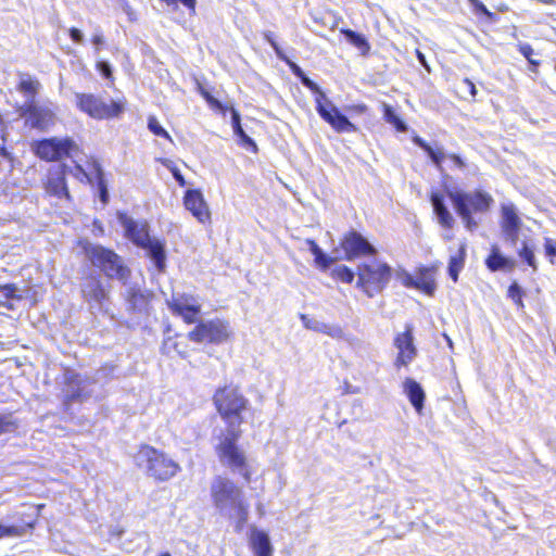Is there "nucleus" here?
Returning <instances> with one entry per match:
<instances>
[{"mask_svg": "<svg viewBox=\"0 0 556 556\" xmlns=\"http://www.w3.org/2000/svg\"><path fill=\"white\" fill-rule=\"evenodd\" d=\"M0 290L3 292L7 299H13L15 298V292L17 291V288L14 285H4L0 286Z\"/></svg>", "mask_w": 556, "mask_h": 556, "instance_id": "de8ad7c7", "label": "nucleus"}, {"mask_svg": "<svg viewBox=\"0 0 556 556\" xmlns=\"http://www.w3.org/2000/svg\"><path fill=\"white\" fill-rule=\"evenodd\" d=\"M109 293L108 286L96 276L87 277L81 282L83 298L92 312H108Z\"/></svg>", "mask_w": 556, "mask_h": 556, "instance_id": "4468645a", "label": "nucleus"}, {"mask_svg": "<svg viewBox=\"0 0 556 556\" xmlns=\"http://www.w3.org/2000/svg\"><path fill=\"white\" fill-rule=\"evenodd\" d=\"M148 128L153 135L166 138L169 141H172L169 134L161 126V124L159 123L156 117H154V116L149 117Z\"/></svg>", "mask_w": 556, "mask_h": 556, "instance_id": "58836bf2", "label": "nucleus"}, {"mask_svg": "<svg viewBox=\"0 0 556 556\" xmlns=\"http://www.w3.org/2000/svg\"><path fill=\"white\" fill-rule=\"evenodd\" d=\"M334 258L325 254L324 251L320 252V254L315 256L316 264L321 267L323 269H327L334 263Z\"/></svg>", "mask_w": 556, "mask_h": 556, "instance_id": "c03bdc74", "label": "nucleus"}, {"mask_svg": "<svg viewBox=\"0 0 556 556\" xmlns=\"http://www.w3.org/2000/svg\"><path fill=\"white\" fill-rule=\"evenodd\" d=\"M306 244L308 245V249L311 253L314 255V257L323 251L319 245L312 239L306 240Z\"/></svg>", "mask_w": 556, "mask_h": 556, "instance_id": "603ef678", "label": "nucleus"}, {"mask_svg": "<svg viewBox=\"0 0 556 556\" xmlns=\"http://www.w3.org/2000/svg\"><path fill=\"white\" fill-rule=\"evenodd\" d=\"M413 142L419 148H421L428 154V156L439 170H442V162L446 156L443 151V148H432L419 136H415L413 138Z\"/></svg>", "mask_w": 556, "mask_h": 556, "instance_id": "c85d7f7f", "label": "nucleus"}, {"mask_svg": "<svg viewBox=\"0 0 556 556\" xmlns=\"http://www.w3.org/2000/svg\"><path fill=\"white\" fill-rule=\"evenodd\" d=\"M229 324L222 319H213L200 323L188 337L197 343L220 344L230 336Z\"/></svg>", "mask_w": 556, "mask_h": 556, "instance_id": "f8f14e48", "label": "nucleus"}, {"mask_svg": "<svg viewBox=\"0 0 556 556\" xmlns=\"http://www.w3.org/2000/svg\"><path fill=\"white\" fill-rule=\"evenodd\" d=\"M202 94L211 106L223 110V104L208 92H203Z\"/></svg>", "mask_w": 556, "mask_h": 556, "instance_id": "8fccbe9b", "label": "nucleus"}, {"mask_svg": "<svg viewBox=\"0 0 556 556\" xmlns=\"http://www.w3.org/2000/svg\"><path fill=\"white\" fill-rule=\"evenodd\" d=\"M213 400L220 417L227 422L226 430H240L243 421L242 413L247 409L249 401L238 388L233 386L219 388Z\"/></svg>", "mask_w": 556, "mask_h": 556, "instance_id": "7ed1b4c3", "label": "nucleus"}, {"mask_svg": "<svg viewBox=\"0 0 556 556\" xmlns=\"http://www.w3.org/2000/svg\"><path fill=\"white\" fill-rule=\"evenodd\" d=\"M118 220L128 239L136 245L143 248L149 257L153 261L159 271H163L166 266L165 247L162 241L151 238L146 223H138L124 213H118Z\"/></svg>", "mask_w": 556, "mask_h": 556, "instance_id": "f03ea898", "label": "nucleus"}, {"mask_svg": "<svg viewBox=\"0 0 556 556\" xmlns=\"http://www.w3.org/2000/svg\"><path fill=\"white\" fill-rule=\"evenodd\" d=\"M92 161H94V160L92 159V160L87 161L86 167H84L81 164H79L77 162H75V164L73 166L64 165L63 174L71 175V176L75 177L77 180H79L80 182H87V184L93 185L94 170L90 166V163Z\"/></svg>", "mask_w": 556, "mask_h": 556, "instance_id": "cd10ccee", "label": "nucleus"}, {"mask_svg": "<svg viewBox=\"0 0 556 556\" xmlns=\"http://www.w3.org/2000/svg\"><path fill=\"white\" fill-rule=\"evenodd\" d=\"M118 1L121 2V5L123 7V9H124L125 11H127V10H128V8H129V3H128V1H127V0H118Z\"/></svg>", "mask_w": 556, "mask_h": 556, "instance_id": "680f3d73", "label": "nucleus"}, {"mask_svg": "<svg viewBox=\"0 0 556 556\" xmlns=\"http://www.w3.org/2000/svg\"><path fill=\"white\" fill-rule=\"evenodd\" d=\"M159 556H172V555H170V553L165 552V553H162V554H161V555H159Z\"/></svg>", "mask_w": 556, "mask_h": 556, "instance_id": "69168bd1", "label": "nucleus"}, {"mask_svg": "<svg viewBox=\"0 0 556 556\" xmlns=\"http://www.w3.org/2000/svg\"><path fill=\"white\" fill-rule=\"evenodd\" d=\"M457 214L460 216L463 223L466 228L470 231L475 230L478 227V223L471 216V210L467 208H455Z\"/></svg>", "mask_w": 556, "mask_h": 556, "instance_id": "ea45409f", "label": "nucleus"}, {"mask_svg": "<svg viewBox=\"0 0 556 556\" xmlns=\"http://www.w3.org/2000/svg\"><path fill=\"white\" fill-rule=\"evenodd\" d=\"M383 117L387 123L393 125L397 131L404 132L407 130L406 124L396 115L393 109L384 104L383 106Z\"/></svg>", "mask_w": 556, "mask_h": 556, "instance_id": "f704fd0d", "label": "nucleus"}, {"mask_svg": "<svg viewBox=\"0 0 556 556\" xmlns=\"http://www.w3.org/2000/svg\"><path fill=\"white\" fill-rule=\"evenodd\" d=\"M468 1L473 5V8L478 12H480L482 14H488V15L490 14L489 10L481 1H479V0H468Z\"/></svg>", "mask_w": 556, "mask_h": 556, "instance_id": "3c124183", "label": "nucleus"}, {"mask_svg": "<svg viewBox=\"0 0 556 556\" xmlns=\"http://www.w3.org/2000/svg\"><path fill=\"white\" fill-rule=\"evenodd\" d=\"M78 146L71 138H48L34 143L37 156L45 161H58L63 156H73Z\"/></svg>", "mask_w": 556, "mask_h": 556, "instance_id": "9b49d317", "label": "nucleus"}, {"mask_svg": "<svg viewBox=\"0 0 556 556\" xmlns=\"http://www.w3.org/2000/svg\"><path fill=\"white\" fill-rule=\"evenodd\" d=\"M257 510L261 515H263V507L261 505L257 507Z\"/></svg>", "mask_w": 556, "mask_h": 556, "instance_id": "0e129e2a", "label": "nucleus"}, {"mask_svg": "<svg viewBox=\"0 0 556 556\" xmlns=\"http://www.w3.org/2000/svg\"><path fill=\"white\" fill-rule=\"evenodd\" d=\"M66 388L64 390L66 403L70 402H84L91 396L94 380L90 378H83L79 375L68 371L65 375Z\"/></svg>", "mask_w": 556, "mask_h": 556, "instance_id": "2eb2a0df", "label": "nucleus"}, {"mask_svg": "<svg viewBox=\"0 0 556 556\" xmlns=\"http://www.w3.org/2000/svg\"><path fill=\"white\" fill-rule=\"evenodd\" d=\"M331 275L345 283H351L354 279V273L345 265H340L333 268Z\"/></svg>", "mask_w": 556, "mask_h": 556, "instance_id": "e433bc0d", "label": "nucleus"}, {"mask_svg": "<svg viewBox=\"0 0 556 556\" xmlns=\"http://www.w3.org/2000/svg\"><path fill=\"white\" fill-rule=\"evenodd\" d=\"M301 83L304 87L316 93V111L337 132H355L357 130V127L328 100L320 87L307 75L302 78Z\"/></svg>", "mask_w": 556, "mask_h": 556, "instance_id": "39448f33", "label": "nucleus"}, {"mask_svg": "<svg viewBox=\"0 0 556 556\" xmlns=\"http://www.w3.org/2000/svg\"><path fill=\"white\" fill-rule=\"evenodd\" d=\"M77 108L96 119H106L118 116L123 112V105L116 101H104L92 93H75Z\"/></svg>", "mask_w": 556, "mask_h": 556, "instance_id": "9d476101", "label": "nucleus"}, {"mask_svg": "<svg viewBox=\"0 0 556 556\" xmlns=\"http://www.w3.org/2000/svg\"><path fill=\"white\" fill-rule=\"evenodd\" d=\"M485 265L491 271L497 270H513L516 262L502 254L498 245L494 244L491 248V253L485 260Z\"/></svg>", "mask_w": 556, "mask_h": 556, "instance_id": "393cba45", "label": "nucleus"}, {"mask_svg": "<svg viewBox=\"0 0 556 556\" xmlns=\"http://www.w3.org/2000/svg\"><path fill=\"white\" fill-rule=\"evenodd\" d=\"M403 390L416 412L421 414L426 394L420 383L412 378H406L403 382Z\"/></svg>", "mask_w": 556, "mask_h": 556, "instance_id": "b1692460", "label": "nucleus"}, {"mask_svg": "<svg viewBox=\"0 0 556 556\" xmlns=\"http://www.w3.org/2000/svg\"><path fill=\"white\" fill-rule=\"evenodd\" d=\"M448 157L454 162V164L459 167V168H464L465 167V162L462 160V157L457 154H451L448 155Z\"/></svg>", "mask_w": 556, "mask_h": 556, "instance_id": "6e6d98bb", "label": "nucleus"}, {"mask_svg": "<svg viewBox=\"0 0 556 556\" xmlns=\"http://www.w3.org/2000/svg\"><path fill=\"white\" fill-rule=\"evenodd\" d=\"M443 337H444V339H445L446 343L448 344V346H450V348H453V341H452V339H451L446 333H444V334H443Z\"/></svg>", "mask_w": 556, "mask_h": 556, "instance_id": "e2e57ef3", "label": "nucleus"}, {"mask_svg": "<svg viewBox=\"0 0 556 556\" xmlns=\"http://www.w3.org/2000/svg\"><path fill=\"white\" fill-rule=\"evenodd\" d=\"M447 195L455 208L471 210V213H484L489 211L493 203L491 194L482 190L472 192L448 191Z\"/></svg>", "mask_w": 556, "mask_h": 556, "instance_id": "ddd939ff", "label": "nucleus"}, {"mask_svg": "<svg viewBox=\"0 0 556 556\" xmlns=\"http://www.w3.org/2000/svg\"><path fill=\"white\" fill-rule=\"evenodd\" d=\"M211 496L216 509L223 515L235 514L241 521H247L249 504L242 490L228 478L217 476L211 483Z\"/></svg>", "mask_w": 556, "mask_h": 556, "instance_id": "f257e3e1", "label": "nucleus"}, {"mask_svg": "<svg viewBox=\"0 0 556 556\" xmlns=\"http://www.w3.org/2000/svg\"><path fill=\"white\" fill-rule=\"evenodd\" d=\"M40 84L38 80L31 79L29 76L22 77L18 90L29 96V99H35V94L38 92Z\"/></svg>", "mask_w": 556, "mask_h": 556, "instance_id": "c9c22d12", "label": "nucleus"}, {"mask_svg": "<svg viewBox=\"0 0 556 556\" xmlns=\"http://www.w3.org/2000/svg\"><path fill=\"white\" fill-rule=\"evenodd\" d=\"M430 201L440 225L444 228H452L455 220L444 203L443 194L439 192H432L430 195Z\"/></svg>", "mask_w": 556, "mask_h": 556, "instance_id": "a878e982", "label": "nucleus"}, {"mask_svg": "<svg viewBox=\"0 0 556 556\" xmlns=\"http://www.w3.org/2000/svg\"><path fill=\"white\" fill-rule=\"evenodd\" d=\"M500 225L505 240L515 247L518 242L522 220L514 204H502Z\"/></svg>", "mask_w": 556, "mask_h": 556, "instance_id": "dca6fc26", "label": "nucleus"}, {"mask_svg": "<svg viewBox=\"0 0 556 556\" xmlns=\"http://www.w3.org/2000/svg\"><path fill=\"white\" fill-rule=\"evenodd\" d=\"M416 55H417V59H418V61L420 62V64H421L424 67L428 68V64H427V61H426V56H425V54H424L421 51L416 50Z\"/></svg>", "mask_w": 556, "mask_h": 556, "instance_id": "bf43d9fd", "label": "nucleus"}, {"mask_svg": "<svg viewBox=\"0 0 556 556\" xmlns=\"http://www.w3.org/2000/svg\"><path fill=\"white\" fill-rule=\"evenodd\" d=\"M249 541L254 556H273L274 547L266 532L252 528Z\"/></svg>", "mask_w": 556, "mask_h": 556, "instance_id": "4be33fe9", "label": "nucleus"}, {"mask_svg": "<svg viewBox=\"0 0 556 556\" xmlns=\"http://www.w3.org/2000/svg\"><path fill=\"white\" fill-rule=\"evenodd\" d=\"M184 205L199 223L205 224L210 222V207L199 189H189L185 192Z\"/></svg>", "mask_w": 556, "mask_h": 556, "instance_id": "aec40b11", "label": "nucleus"}, {"mask_svg": "<svg viewBox=\"0 0 556 556\" xmlns=\"http://www.w3.org/2000/svg\"><path fill=\"white\" fill-rule=\"evenodd\" d=\"M301 320L306 329L325 333L333 339H341L344 334L343 329L339 325L326 324L304 314L301 315Z\"/></svg>", "mask_w": 556, "mask_h": 556, "instance_id": "5701e85b", "label": "nucleus"}, {"mask_svg": "<svg viewBox=\"0 0 556 556\" xmlns=\"http://www.w3.org/2000/svg\"><path fill=\"white\" fill-rule=\"evenodd\" d=\"M86 255L108 278L126 283L130 270L114 251L102 245H89L86 248Z\"/></svg>", "mask_w": 556, "mask_h": 556, "instance_id": "423d86ee", "label": "nucleus"}, {"mask_svg": "<svg viewBox=\"0 0 556 556\" xmlns=\"http://www.w3.org/2000/svg\"><path fill=\"white\" fill-rule=\"evenodd\" d=\"M63 192H64V194H65L66 197H68V191H67V189H66L65 187H63Z\"/></svg>", "mask_w": 556, "mask_h": 556, "instance_id": "338daca9", "label": "nucleus"}, {"mask_svg": "<svg viewBox=\"0 0 556 556\" xmlns=\"http://www.w3.org/2000/svg\"><path fill=\"white\" fill-rule=\"evenodd\" d=\"M342 33L345 36L346 40L354 47H356L363 55H366L368 53V51L370 50V46L363 35L352 29H343Z\"/></svg>", "mask_w": 556, "mask_h": 556, "instance_id": "72a5a7b5", "label": "nucleus"}, {"mask_svg": "<svg viewBox=\"0 0 556 556\" xmlns=\"http://www.w3.org/2000/svg\"><path fill=\"white\" fill-rule=\"evenodd\" d=\"M545 250H546V254L548 256H555L556 255V242H554L551 239H547L546 243H545Z\"/></svg>", "mask_w": 556, "mask_h": 556, "instance_id": "864d4df0", "label": "nucleus"}, {"mask_svg": "<svg viewBox=\"0 0 556 556\" xmlns=\"http://www.w3.org/2000/svg\"><path fill=\"white\" fill-rule=\"evenodd\" d=\"M394 345L399 351L394 363L397 368L407 366L414 361L417 350L414 345L413 327L410 325H407L405 331L395 337Z\"/></svg>", "mask_w": 556, "mask_h": 556, "instance_id": "a211bd4d", "label": "nucleus"}, {"mask_svg": "<svg viewBox=\"0 0 556 556\" xmlns=\"http://www.w3.org/2000/svg\"><path fill=\"white\" fill-rule=\"evenodd\" d=\"M523 291L517 282H513L508 288V296L514 301L518 307H523L522 303Z\"/></svg>", "mask_w": 556, "mask_h": 556, "instance_id": "79ce46f5", "label": "nucleus"}, {"mask_svg": "<svg viewBox=\"0 0 556 556\" xmlns=\"http://www.w3.org/2000/svg\"><path fill=\"white\" fill-rule=\"evenodd\" d=\"M357 286L364 292L372 298L381 292L389 283L391 278V268L389 265L379 262L362 264L357 266Z\"/></svg>", "mask_w": 556, "mask_h": 556, "instance_id": "1a4fd4ad", "label": "nucleus"}, {"mask_svg": "<svg viewBox=\"0 0 556 556\" xmlns=\"http://www.w3.org/2000/svg\"><path fill=\"white\" fill-rule=\"evenodd\" d=\"M460 88L464 92H468L472 98H475L477 94V88L475 84L467 78L462 81Z\"/></svg>", "mask_w": 556, "mask_h": 556, "instance_id": "a18cd8bd", "label": "nucleus"}, {"mask_svg": "<svg viewBox=\"0 0 556 556\" xmlns=\"http://www.w3.org/2000/svg\"><path fill=\"white\" fill-rule=\"evenodd\" d=\"M519 52L528 60V62L533 66H539V61L532 59V54L534 53L532 47L529 43H522L519 46Z\"/></svg>", "mask_w": 556, "mask_h": 556, "instance_id": "37998d69", "label": "nucleus"}, {"mask_svg": "<svg viewBox=\"0 0 556 556\" xmlns=\"http://www.w3.org/2000/svg\"><path fill=\"white\" fill-rule=\"evenodd\" d=\"M231 125L232 129L236 136H238L244 146L252 147L253 151L255 152L257 150L255 142L252 138H250L245 131L243 130L241 123H240V114L237 110L231 109Z\"/></svg>", "mask_w": 556, "mask_h": 556, "instance_id": "473e14b6", "label": "nucleus"}, {"mask_svg": "<svg viewBox=\"0 0 556 556\" xmlns=\"http://www.w3.org/2000/svg\"><path fill=\"white\" fill-rule=\"evenodd\" d=\"M341 247L345 252V258L349 261L364 255H374L376 253V249L368 240L354 230L344 236L341 241Z\"/></svg>", "mask_w": 556, "mask_h": 556, "instance_id": "f3484780", "label": "nucleus"}, {"mask_svg": "<svg viewBox=\"0 0 556 556\" xmlns=\"http://www.w3.org/2000/svg\"><path fill=\"white\" fill-rule=\"evenodd\" d=\"M153 293L147 289L128 286L125 290L127 311L137 315L149 314Z\"/></svg>", "mask_w": 556, "mask_h": 556, "instance_id": "6ab92c4d", "label": "nucleus"}, {"mask_svg": "<svg viewBox=\"0 0 556 556\" xmlns=\"http://www.w3.org/2000/svg\"><path fill=\"white\" fill-rule=\"evenodd\" d=\"M241 430H226L219 437L216 451L222 465L228 467L233 473H239L249 482L251 470L245 454L238 447L237 441Z\"/></svg>", "mask_w": 556, "mask_h": 556, "instance_id": "20e7f679", "label": "nucleus"}, {"mask_svg": "<svg viewBox=\"0 0 556 556\" xmlns=\"http://www.w3.org/2000/svg\"><path fill=\"white\" fill-rule=\"evenodd\" d=\"M70 37L71 39L76 43H83L84 42V35L78 28H71L70 29Z\"/></svg>", "mask_w": 556, "mask_h": 556, "instance_id": "09e8293b", "label": "nucleus"}, {"mask_svg": "<svg viewBox=\"0 0 556 556\" xmlns=\"http://www.w3.org/2000/svg\"><path fill=\"white\" fill-rule=\"evenodd\" d=\"M136 462L149 476L161 481L170 479L179 470L177 463L150 446H144L139 451Z\"/></svg>", "mask_w": 556, "mask_h": 556, "instance_id": "0eeeda50", "label": "nucleus"}, {"mask_svg": "<svg viewBox=\"0 0 556 556\" xmlns=\"http://www.w3.org/2000/svg\"><path fill=\"white\" fill-rule=\"evenodd\" d=\"M10 422L2 416H0V435L9 430Z\"/></svg>", "mask_w": 556, "mask_h": 556, "instance_id": "4d7b16f0", "label": "nucleus"}, {"mask_svg": "<svg viewBox=\"0 0 556 556\" xmlns=\"http://www.w3.org/2000/svg\"><path fill=\"white\" fill-rule=\"evenodd\" d=\"M34 528V522L2 523L0 522V540L4 538H21Z\"/></svg>", "mask_w": 556, "mask_h": 556, "instance_id": "c756f323", "label": "nucleus"}, {"mask_svg": "<svg viewBox=\"0 0 556 556\" xmlns=\"http://www.w3.org/2000/svg\"><path fill=\"white\" fill-rule=\"evenodd\" d=\"M168 306L173 314L182 317L188 324L195 323L201 312L200 304L189 295L173 296Z\"/></svg>", "mask_w": 556, "mask_h": 556, "instance_id": "412c9836", "label": "nucleus"}, {"mask_svg": "<svg viewBox=\"0 0 556 556\" xmlns=\"http://www.w3.org/2000/svg\"><path fill=\"white\" fill-rule=\"evenodd\" d=\"M415 281L416 278H413L412 276H407L405 279V286L415 288Z\"/></svg>", "mask_w": 556, "mask_h": 556, "instance_id": "052dcab7", "label": "nucleus"}, {"mask_svg": "<svg viewBox=\"0 0 556 556\" xmlns=\"http://www.w3.org/2000/svg\"><path fill=\"white\" fill-rule=\"evenodd\" d=\"M90 166L94 170V179L93 180H96V184H97L100 201L103 204H106L109 202L110 195H109L108 185H106V181L104 178V172L98 161H92L90 163Z\"/></svg>", "mask_w": 556, "mask_h": 556, "instance_id": "2f4dec72", "label": "nucleus"}, {"mask_svg": "<svg viewBox=\"0 0 556 556\" xmlns=\"http://www.w3.org/2000/svg\"><path fill=\"white\" fill-rule=\"evenodd\" d=\"M92 43L98 48L99 46L104 43V38L101 34H96L92 37Z\"/></svg>", "mask_w": 556, "mask_h": 556, "instance_id": "13d9d810", "label": "nucleus"}, {"mask_svg": "<svg viewBox=\"0 0 556 556\" xmlns=\"http://www.w3.org/2000/svg\"><path fill=\"white\" fill-rule=\"evenodd\" d=\"M463 262H464L463 256H460V257L452 256L450 258L448 275L454 281H457V279H458V274H459L460 269L463 268Z\"/></svg>", "mask_w": 556, "mask_h": 556, "instance_id": "a19ab883", "label": "nucleus"}, {"mask_svg": "<svg viewBox=\"0 0 556 556\" xmlns=\"http://www.w3.org/2000/svg\"><path fill=\"white\" fill-rule=\"evenodd\" d=\"M21 116L30 128L46 131L56 123L58 106L50 101L28 99L21 108Z\"/></svg>", "mask_w": 556, "mask_h": 556, "instance_id": "6e6552de", "label": "nucleus"}, {"mask_svg": "<svg viewBox=\"0 0 556 556\" xmlns=\"http://www.w3.org/2000/svg\"><path fill=\"white\" fill-rule=\"evenodd\" d=\"M172 174H173L175 180L179 184V186L186 185V180L178 168H173Z\"/></svg>", "mask_w": 556, "mask_h": 556, "instance_id": "5fc2aeb1", "label": "nucleus"}, {"mask_svg": "<svg viewBox=\"0 0 556 556\" xmlns=\"http://www.w3.org/2000/svg\"><path fill=\"white\" fill-rule=\"evenodd\" d=\"M519 256L534 270L536 269V261L533 249L527 243H522V248L518 252Z\"/></svg>", "mask_w": 556, "mask_h": 556, "instance_id": "4c0bfd02", "label": "nucleus"}, {"mask_svg": "<svg viewBox=\"0 0 556 556\" xmlns=\"http://www.w3.org/2000/svg\"><path fill=\"white\" fill-rule=\"evenodd\" d=\"M99 72L106 78H110L112 75L111 65L106 61H100L97 65Z\"/></svg>", "mask_w": 556, "mask_h": 556, "instance_id": "49530a36", "label": "nucleus"}, {"mask_svg": "<svg viewBox=\"0 0 556 556\" xmlns=\"http://www.w3.org/2000/svg\"><path fill=\"white\" fill-rule=\"evenodd\" d=\"M263 36H264V39L273 47L277 58L280 59L281 61H285L288 64L292 74L295 77H298L300 80H302V78H304L306 76V74L296 63H294L293 61L288 59V56L285 54L282 49L279 47L277 41L275 40L274 34L271 31H265L263 34Z\"/></svg>", "mask_w": 556, "mask_h": 556, "instance_id": "bb28decb", "label": "nucleus"}, {"mask_svg": "<svg viewBox=\"0 0 556 556\" xmlns=\"http://www.w3.org/2000/svg\"><path fill=\"white\" fill-rule=\"evenodd\" d=\"M415 288L432 295L435 289L433 271L429 268H422L416 276Z\"/></svg>", "mask_w": 556, "mask_h": 556, "instance_id": "7c9ffc66", "label": "nucleus"}]
</instances>
